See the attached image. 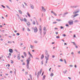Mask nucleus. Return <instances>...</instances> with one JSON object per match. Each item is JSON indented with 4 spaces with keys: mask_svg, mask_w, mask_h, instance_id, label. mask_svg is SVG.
Returning <instances> with one entry per match:
<instances>
[{
    "mask_svg": "<svg viewBox=\"0 0 80 80\" xmlns=\"http://www.w3.org/2000/svg\"><path fill=\"white\" fill-rule=\"evenodd\" d=\"M45 54L46 55L45 56H46V57H47L48 58H49V57H50V55H49V54H48V51L47 50H46L45 51Z\"/></svg>",
    "mask_w": 80,
    "mask_h": 80,
    "instance_id": "obj_1",
    "label": "nucleus"
},
{
    "mask_svg": "<svg viewBox=\"0 0 80 80\" xmlns=\"http://www.w3.org/2000/svg\"><path fill=\"white\" fill-rule=\"evenodd\" d=\"M42 69H41L40 71H39V72H38L37 74L38 75L37 76V78H38V77H39V75L40 74H40H41V73H42Z\"/></svg>",
    "mask_w": 80,
    "mask_h": 80,
    "instance_id": "obj_2",
    "label": "nucleus"
},
{
    "mask_svg": "<svg viewBox=\"0 0 80 80\" xmlns=\"http://www.w3.org/2000/svg\"><path fill=\"white\" fill-rule=\"evenodd\" d=\"M34 29V33H36L37 32V31H38V29H37V27H35L34 28H32Z\"/></svg>",
    "mask_w": 80,
    "mask_h": 80,
    "instance_id": "obj_3",
    "label": "nucleus"
},
{
    "mask_svg": "<svg viewBox=\"0 0 80 80\" xmlns=\"http://www.w3.org/2000/svg\"><path fill=\"white\" fill-rule=\"evenodd\" d=\"M19 54H18V55L17 56L18 59L20 60V52H19Z\"/></svg>",
    "mask_w": 80,
    "mask_h": 80,
    "instance_id": "obj_4",
    "label": "nucleus"
},
{
    "mask_svg": "<svg viewBox=\"0 0 80 80\" xmlns=\"http://www.w3.org/2000/svg\"><path fill=\"white\" fill-rule=\"evenodd\" d=\"M45 59H46V63H47L48 60V58H47V56H45Z\"/></svg>",
    "mask_w": 80,
    "mask_h": 80,
    "instance_id": "obj_5",
    "label": "nucleus"
},
{
    "mask_svg": "<svg viewBox=\"0 0 80 80\" xmlns=\"http://www.w3.org/2000/svg\"><path fill=\"white\" fill-rule=\"evenodd\" d=\"M9 52L11 53H12L13 52V49H9Z\"/></svg>",
    "mask_w": 80,
    "mask_h": 80,
    "instance_id": "obj_6",
    "label": "nucleus"
},
{
    "mask_svg": "<svg viewBox=\"0 0 80 80\" xmlns=\"http://www.w3.org/2000/svg\"><path fill=\"white\" fill-rule=\"evenodd\" d=\"M78 14H76L74 15H73L72 16V18H74V17H77V16H78Z\"/></svg>",
    "mask_w": 80,
    "mask_h": 80,
    "instance_id": "obj_7",
    "label": "nucleus"
},
{
    "mask_svg": "<svg viewBox=\"0 0 80 80\" xmlns=\"http://www.w3.org/2000/svg\"><path fill=\"white\" fill-rule=\"evenodd\" d=\"M67 14H68V12H65L64 13V14L62 15L63 17H65V15H67Z\"/></svg>",
    "mask_w": 80,
    "mask_h": 80,
    "instance_id": "obj_8",
    "label": "nucleus"
},
{
    "mask_svg": "<svg viewBox=\"0 0 80 80\" xmlns=\"http://www.w3.org/2000/svg\"><path fill=\"white\" fill-rule=\"evenodd\" d=\"M42 9L43 11V12H46V10H45V9L44 8V7L43 6L42 7Z\"/></svg>",
    "mask_w": 80,
    "mask_h": 80,
    "instance_id": "obj_9",
    "label": "nucleus"
},
{
    "mask_svg": "<svg viewBox=\"0 0 80 80\" xmlns=\"http://www.w3.org/2000/svg\"><path fill=\"white\" fill-rule=\"evenodd\" d=\"M30 6L32 9H34V7L32 5V4H30Z\"/></svg>",
    "mask_w": 80,
    "mask_h": 80,
    "instance_id": "obj_10",
    "label": "nucleus"
},
{
    "mask_svg": "<svg viewBox=\"0 0 80 80\" xmlns=\"http://www.w3.org/2000/svg\"><path fill=\"white\" fill-rule=\"evenodd\" d=\"M19 19H20L21 21V22H23V18H21L20 17H19Z\"/></svg>",
    "mask_w": 80,
    "mask_h": 80,
    "instance_id": "obj_11",
    "label": "nucleus"
},
{
    "mask_svg": "<svg viewBox=\"0 0 80 80\" xmlns=\"http://www.w3.org/2000/svg\"><path fill=\"white\" fill-rule=\"evenodd\" d=\"M44 58V55L42 54L41 56V59L42 60Z\"/></svg>",
    "mask_w": 80,
    "mask_h": 80,
    "instance_id": "obj_12",
    "label": "nucleus"
},
{
    "mask_svg": "<svg viewBox=\"0 0 80 80\" xmlns=\"http://www.w3.org/2000/svg\"><path fill=\"white\" fill-rule=\"evenodd\" d=\"M51 12L52 13H53L54 14V15H55V16H57V14H56V13H54V12H53V11H51Z\"/></svg>",
    "mask_w": 80,
    "mask_h": 80,
    "instance_id": "obj_13",
    "label": "nucleus"
},
{
    "mask_svg": "<svg viewBox=\"0 0 80 80\" xmlns=\"http://www.w3.org/2000/svg\"><path fill=\"white\" fill-rule=\"evenodd\" d=\"M27 24L28 25H30V23L28 21H27Z\"/></svg>",
    "mask_w": 80,
    "mask_h": 80,
    "instance_id": "obj_14",
    "label": "nucleus"
},
{
    "mask_svg": "<svg viewBox=\"0 0 80 80\" xmlns=\"http://www.w3.org/2000/svg\"><path fill=\"white\" fill-rule=\"evenodd\" d=\"M27 65H30V61L28 60H27Z\"/></svg>",
    "mask_w": 80,
    "mask_h": 80,
    "instance_id": "obj_15",
    "label": "nucleus"
},
{
    "mask_svg": "<svg viewBox=\"0 0 80 80\" xmlns=\"http://www.w3.org/2000/svg\"><path fill=\"white\" fill-rule=\"evenodd\" d=\"M28 54H29V56H31L32 58H33V56H32V55L30 53V52L29 51L28 52Z\"/></svg>",
    "mask_w": 80,
    "mask_h": 80,
    "instance_id": "obj_16",
    "label": "nucleus"
},
{
    "mask_svg": "<svg viewBox=\"0 0 80 80\" xmlns=\"http://www.w3.org/2000/svg\"><path fill=\"white\" fill-rule=\"evenodd\" d=\"M73 21L71 20L70 21V25H73Z\"/></svg>",
    "mask_w": 80,
    "mask_h": 80,
    "instance_id": "obj_17",
    "label": "nucleus"
},
{
    "mask_svg": "<svg viewBox=\"0 0 80 80\" xmlns=\"http://www.w3.org/2000/svg\"><path fill=\"white\" fill-rule=\"evenodd\" d=\"M79 12V11H78L77 12H73V14H76V13H78Z\"/></svg>",
    "mask_w": 80,
    "mask_h": 80,
    "instance_id": "obj_18",
    "label": "nucleus"
},
{
    "mask_svg": "<svg viewBox=\"0 0 80 80\" xmlns=\"http://www.w3.org/2000/svg\"><path fill=\"white\" fill-rule=\"evenodd\" d=\"M23 54H24V56H25V57H27V53L25 52H23Z\"/></svg>",
    "mask_w": 80,
    "mask_h": 80,
    "instance_id": "obj_19",
    "label": "nucleus"
},
{
    "mask_svg": "<svg viewBox=\"0 0 80 80\" xmlns=\"http://www.w3.org/2000/svg\"><path fill=\"white\" fill-rule=\"evenodd\" d=\"M39 30L40 31H42V26H39Z\"/></svg>",
    "mask_w": 80,
    "mask_h": 80,
    "instance_id": "obj_20",
    "label": "nucleus"
},
{
    "mask_svg": "<svg viewBox=\"0 0 80 80\" xmlns=\"http://www.w3.org/2000/svg\"><path fill=\"white\" fill-rule=\"evenodd\" d=\"M27 60H28V61H29L30 62L31 61V59H30V57H29L28 58V59H27Z\"/></svg>",
    "mask_w": 80,
    "mask_h": 80,
    "instance_id": "obj_21",
    "label": "nucleus"
},
{
    "mask_svg": "<svg viewBox=\"0 0 80 80\" xmlns=\"http://www.w3.org/2000/svg\"><path fill=\"white\" fill-rule=\"evenodd\" d=\"M39 32H40V35H42V31H40Z\"/></svg>",
    "mask_w": 80,
    "mask_h": 80,
    "instance_id": "obj_22",
    "label": "nucleus"
},
{
    "mask_svg": "<svg viewBox=\"0 0 80 80\" xmlns=\"http://www.w3.org/2000/svg\"><path fill=\"white\" fill-rule=\"evenodd\" d=\"M18 12L20 14H22V12L21 11V10H19Z\"/></svg>",
    "mask_w": 80,
    "mask_h": 80,
    "instance_id": "obj_23",
    "label": "nucleus"
},
{
    "mask_svg": "<svg viewBox=\"0 0 80 80\" xmlns=\"http://www.w3.org/2000/svg\"><path fill=\"white\" fill-rule=\"evenodd\" d=\"M27 14L28 15V16H29V17H30V14H29V13H28H28H27Z\"/></svg>",
    "mask_w": 80,
    "mask_h": 80,
    "instance_id": "obj_24",
    "label": "nucleus"
},
{
    "mask_svg": "<svg viewBox=\"0 0 80 80\" xmlns=\"http://www.w3.org/2000/svg\"><path fill=\"white\" fill-rule=\"evenodd\" d=\"M32 24L33 25H35V21L32 22Z\"/></svg>",
    "mask_w": 80,
    "mask_h": 80,
    "instance_id": "obj_25",
    "label": "nucleus"
},
{
    "mask_svg": "<svg viewBox=\"0 0 80 80\" xmlns=\"http://www.w3.org/2000/svg\"><path fill=\"white\" fill-rule=\"evenodd\" d=\"M50 76L51 77H53V73L52 72L51 74L50 75Z\"/></svg>",
    "mask_w": 80,
    "mask_h": 80,
    "instance_id": "obj_26",
    "label": "nucleus"
},
{
    "mask_svg": "<svg viewBox=\"0 0 80 80\" xmlns=\"http://www.w3.org/2000/svg\"><path fill=\"white\" fill-rule=\"evenodd\" d=\"M67 72V70H65L64 71H63V72L64 73H66Z\"/></svg>",
    "mask_w": 80,
    "mask_h": 80,
    "instance_id": "obj_27",
    "label": "nucleus"
},
{
    "mask_svg": "<svg viewBox=\"0 0 80 80\" xmlns=\"http://www.w3.org/2000/svg\"><path fill=\"white\" fill-rule=\"evenodd\" d=\"M45 76L44 75L42 78V80H45Z\"/></svg>",
    "mask_w": 80,
    "mask_h": 80,
    "instance_id": "obj_28",
    "label": "nucleus"
},
{
    "mask_svg": "<svg viewBox=\"0 0 80 80\" xmlns=\"http://www.w3.org/2000/svg\"><path fill=\"white\" fill-rule=\"evenodd\" d=\"M24 21H25V22H27V19L25 18H24L23 19Z\"/></svg>",
    "mask_w": 80,
    "mask_h": 80,
    "instance_id": "obj_29",
    "label": "nucleus"
},
{
    "mask_svg": "<svg viewBox=\"0 0 80 80\" xmlns=\"http://www.w3.org/2000/svg\"><path fill=\"white\" fill-rule=\"evenodd\" d=\"M26 67L27 68H29V64H27Z\"/></svg>",
    "mask_w": 80,
    "mask_h": 80,
    "instance_id": "obj_30",
    "label": "nucleus"
},
{
    "mask_svg": "<svg viewBox=\"0 0 80 80\" xmlns=\"http://www.w3.org/2000/svg\"><path fill=\"white\" fill-rule=\"evenodd\" d=\"M71 43H73V45H76V44H75V42H72Z\"/></svg>",
    "mask_w": 80,
    "mask_h": 80,
    "instance_id": "obj_31",
    "label": "nucleus"
},
{
    "mask_svg": "<svg viewBox=\"0 0 80 80\" xmlns=\"http://www.w3.org/2000/svg\"><path fill=\"white\" fill-rule=\"evenodd\" d=\"M29 76L31 79H32V75H31V74H30Z\"/></svg>",
    "mask_w": 80,
    "mask_h": 80,
    "instance_id": "obj_32",
    "label": "nucleus"
},
{
    "mask_svg": "<svg viewBox=\"0 0 80 80\" xmlns=\"http://www.w3.org/2000/svg\"><path fill=\"white\" fill-rule=\"evenodd\" d=\"M27 29L28 31V32H30V30L29 29V28H27Z\"/></svg>",
    "mask_w": 80,
    "mask_h": 80,
    "instance_id": "obj_33",
    "label": "nucleus"
},
{
    "mask_svg": "<svg viewBox=\"0 0 80 80\" xmlns=\"http://www.w3.org/2000/svg\"><path fill=\"white\" fill-rule=\"evenodd\" d=\"M64 63L66 64H67V61H66V60H65V59H64Z\"/></svg>",
    "mask_w": 80,
    "mask_h": 80,
    "instance_id": "obj_34",
    "label": "nucleus"
},
{
    "mask_svg": "<svg viewBox=\"0 0 80 80\" xmlns=\"http://www.w3.org/2000/svg\"><path fill=\"white\" fill-rule=\"evenodd\" d=\"M43 33H44V35H45V34H46V32L45 31H44Z\"/></svg>",
    "mask_w": 80,
    "mask_h": 80,
    "instance_id": "obj_35",
    "label": "nucleus"
},
{
    "mask_svg": "<svg viewBox=\"0 0 80 80\" xmlns=\"http://www.w3.org/2000/svg\"><path fill=\"white\" fill-rule=\"evenodd\" d=\"M57 21H58V22H60V21H61V20L59 19H56Z\"/></svg>",
    "mask_w": 80,
    "mask_h": 80,
    "instance_id": "obj_36",
    "label": "nucleus"
},
{
    "mask_svg": "<svg viewBox=\"0 0 80 80\" xmlns=\"http://www.w3.org/2000/svg\"><path fill=\"white\" fill-rule=\"evenodd\" d=\"M1 7H3V8H5V7L3 5H1Z\"/></svg>",
    "mask_w": 80,
    "mask_h": 80,
    "instance_id": "obj_37",
    "label": "nucleus"
},
{
    "mask_svg": "<svg viewBox=\"0 0 80 80\" xmlns=\"http://www.w3.org/2000/svg\"><path fill=\"white\" fill-rule=\"evenodd\" d=\"M6 7H7V8H8L9 9H10V7H9L8 6H6Z\"/></svg>",
    "mask_w": 80,
    "mask_h": 80,
    "instance_id": "obj_38",
    "label": "nucleus"
},
{
    "mask_svg": "<svg viewBox=\"0 0 80 80\" xmlns=\"http://www.w3.org/2000/svg\"><path fill=\"white\" fill-rule=\"evenodd\" d=\"M14 51H15V52H17V53L18 52V51L16 49H15Z\"/></svg>",
    "mask_w": 80,
    "mask_h": 80,
    "instance_id": "obj_39",
    "label": "nucleus"
},
{
    "mask_svg": "<svg viewBox=\"0 0 80 80\" xmlns=\"http://www.w3.org/2000/svg\"><path fill=\"white\" fill-rule=\"evenodd\" d=\"M22 65H25V63L23 62V63L22 64Z\"/></svg>",
    "mask_w": 80,
    "mask_h": 80,
    "instance_id": "obj_40",
    "label": "nucleus"
},
{
    "mask_svg": "<svg viewBox=\"0 0 80 80\" xmlns=\"http://www.w3.org/2000/svg\"><path fill=\"white\" fill-rule=\"evenodd\" d=\"M57 23V22H53V24H55V23Z\"/></svg>",
    "mask_w": 80,
    "mask_h": 80,
    "instance_id": "obj_41",
    "label": "nucleus"
},
{
    "mask_svg": "<svg viewBox=\"0 0 80 80\" xmlns=\"http://www.w3.org/2000/svg\"><path fill=\"white\" fill-rule=\"evenodd\" d=\"M16 35L18 36L19 35H20V33H18L16 34Z\"/></svg>",
    "mask_w": 80,
    "mask_h": 80,
    "instance_id": "obj_42",
    "label": "nucleus"
},
{
    "mask_svg": "<svg viewBox=\"0 0 80 80\" xmlns=\"http://www.w3.org/2000/svg\"><path fill=\"white\" fill-rule=\"evenodd\" d=\"M34 43H38V42L37 41H35Z\"/></svg>",
    "mask_w": 80,
    "mask_h": 80,
    "instance_id": "obj_43",
    "label": "nucleus"
},
{
    "mask_svg": "<svg viewBox=\"0 0 80 80\" xmlns=\"http://www.w3.org/2000/svg\"><path fill=\"white\" fill-rule=\"evenodd\" d=\"M43 60H42L41 61V63H42V65H43Z\"/></svg>",
    "mask_w": 80,
    "mask_h": 80,
    "instance_id": "obj_44",
    "label": "nucleus"
},
{
    "mask_svg": "<svg viewBox=\"0 0 80 80\" xmlns=\"http://www.w3.org/2000/svg\"><path fill=\"white\" fill-rule=\"evenodd\" d=\"M45 27H44V28H43V30L44 31H45Z\"/></svg>",
    "mask_w": 80,
    "mask_h": 80,
    "instance_id": "obj_45",
    "label": "nucleus"
},
{
    "mask_svg": "<svg viewBox=\"0 0 80 80\" xmlns=\"http://www.w3.org/2000/svg\"><path fill=\"white\" fill-rule=\"evenodd\" d=\"M36 24L37 25H38V22H37V20H36Z\"/></svg>",
    "mask_w": 80,
    "mask_h": 80,
    "instance_id": "obj_46",
    "label": "nucleus"
},
{
    "mask_svg": "<svg viewBox=\"0 0 80 80\" xmlns=\"http://www.w3.org/2000/svg\"><path fill=\"white\" fill-rule=\"evenodd\" d=\"M75 47L76 48H78V46H77L76 45H76H75Z\"/></svg>",
    "mask_w": 80,
    "mask_h": 80,
    "instance_id": "obj_47",
    "label": "nucleus"
},
{
    "mask_svg": "<svg viewBox=\"0 0 80 80\" xmlns=\"http://www.w3.org/2000/svg\"><path fill=\"white\" fill-rule=\"evenodd\" d=\"M8 43H12V42L8 41Z\"/></svg>",
    "mask_w": 80,
    "mask_h": 80,
    "instance_id": "obj_48",
    "label": "nucleus"
},
{
    "mask_svg": "<svg viewBox=\"0 0 80 80\" xmlns=\"http://www.w3.org/2000/svg\"><path fill=\"white\" fill-rule=\"evenodd\" d=\"M56 38H60V37L59 36H56Z\"/></svg>",
    "mask_w": 80,
    "mask_h": 80,
    "instance_id": "obj_49",
    "label": "nucleus"
},
{
    "mask_svg": "<svg viewBox=\"0 0 80 80\" xmlns=\"http://www.w3.org/2000/svg\"><path fill=\"white\" fill-rule=\"evenodd\" d=\"M24 3L25 5L26 6H27V3H26L25 2H24Z\"/></svg>",
    "mask_w": 80,
    "mask_h": 80,
    "instance_id": "obj_50",
    "label": "nucleus"
},
{
    "mask_svg": "<svg viewBox=\"0 0 80 80\" xmlns=\"http://www.w3.org/2000/svg\"><path fill=\"white\" fill-rule=\"evenodd\" d=\"M33 46L31 45V48H33Z\"/></svg>",
    "mask_w": 80,
    "mask_h": 80,
    "instance_id": "obj_51",
    "label": "nucleus"
},
{
    "mask_svg": "<svg viewBox=\"0 0 80 80\" xmlns=\"http://www.w3.org/2000/svg\"><path fill=\"white\" fill-rule=\"evenodd\" d=\"M71 8H75V7L73 6H71Z\"/></svg>",
    "mask_w": 80,
    "mask_h": 80,
    "instance_id": "obj_52",
    "label": "nucleus"
},
{
    "mask_svg": "<svg viewBox=\"0 0 80 80\" xmlns=\"http://www.w3.org/2000/svg\"><path fill=\"white\" fill-rule=\"evenodd\" d=\"M11 63H13V61H12V60H11Z\"/></svg>",
    "mask_w": 80,
    "mask_h": 80,
    "instance_id": "obj_53",
    "label": "nucleus"
},
{
    "mask_svg": "<svg viewBox=\"0 0 80 80\" xmlns=\"http://www.w3.org/2000/svg\"><path fill=\"white\" fill-rule=\"evenodd\" d=\"M61 29H63V27L62 26H61Z\"/></svg>",
    "mask_w": 80,
    "mask_h": 80,
    "instance_id": "obj_54",
    "label": "nucleus"
},
{
    "mask_svg": "<svg viewBox=\"0 0 80 80\" xmlns=\"http://www.w3.org/2000/svg\"><path fill=\"white\" fill-rule=\"evenodd\" d=\"M10 73L12 74V73H13V72H12V71H10Z\"/></svg>",
    "mask_w": 80,
    "mask_h": 80,
    "instance_id": "obj_55",
    "label": "nucleus"
},
{
    "mask_svg": "<svg viewBox=\"0 0 80 80\" xmlns=\"http://www.w3.org/2000/svg\"><path fill=\"white\" fill-rule=\"evenodd\" d=\"M74 22H78V20H75L74 21Z\"/></svg>",
    "mask_w": 80,
    "mask_h": 80,
    "instance_id": "obj_56",
    "label": "nucleus"
},
{
    "mask_svg": "<svg viewBox=\"0 0 80 80\" xmlns=\"http://www.w3.org/2000/svg\"><path fill=\"white\" fill-rule=\"evenodd\" d=\"M22 5L23 7V8H25V6H24V5H23V4H22Z\"/></svg>",
    "mask_w": 80,
    "mask_h": 80,
    "instance_id": "obj_57",
    "label": "nucleus"
},
{
    "mask_svg": "<svg viewBox=\"0 0 80 80\" xmlns=\"http://www.w3.org/2000/svg\"><path fill=\"white\" fill-rule=\"evenodd\" d=\"M60 62H63V60L62 59H60Z\"/></svg>",
    "mask_w": 80,
    "mask_h": 80,
    "instance_id": "obj_58",
    "label": "nucleus"
},
{
    "mask_svg": "<svg viewBox=\"0 0 80 80\" xmlns=\"http://www.w3.org/2000/svg\"><path fill=\"white\" fill-rule=\"evenodd\" d=\"M25 75H27L28 74V72H25Z\"/></svg>",
    "mask_w": 80,
    "mask_h": 80,
    "instance_id": "obj_59",
    "label": "nucleus"
},
{
    "mask_svg": "<svg viewBox=\"0 0 80 80\" xmlns=\"http://www.w3.org/2000/svg\"><path fill=\"white\" fill-rule=\"evenodd\" d=\"M73 37H74L75 38H76V36H75V34H74V35Z\"/></svg>",
    "mask_w": 80,
    "mask_h": 80,
    "instance_id": "obj_60",
    "label": "nucleus"
},
{
    "mask_svg": "<svg viewBox=\"0 0 80 80\" xmlns=\"http://www.w3.org/2000/svg\"><path fill=\"white\" fill-rule=\"evenodd\" d=\"M9 56H11V55H12V54H11V53H9Z\"/></svg>",
    "mask_w": 80,
    "mask_h": 80,
    "instance_id": "obj_61",
    "label": "nucleus"
},
{
    "mask_svg": "<svg viewBox=\"0 0 80 80\" xmlns=\"http://www.w3.org/2000/svg\"><path fill=\"white\" fill-rule=\"evenodd\" d=\"M63 36L64 37H66V35L65 34H63Z\"/></svg>",
    "mask_w": 80,
    "mask_h": 80,
    "instance_id": "obj_62",
    "label": "nucleus"
},
{
    "mask_svg": "<svg viewBox=\"0 0 80 80\" xmlns=\"http://www.w3.org/2000/svg\"><path fill=\"white\" fill-rule=\"evenodd\" d=\"M68 23L69 25H70V21H69Z\"/></svg>",
    "mask_w": 80,
    "mask_h": 80,
    "instance_id": "obj_63",
    "label": "nucleus"
},
{
    "mask_svg": "<svg viewBox=\"0 0 80 80\" xmlns=\"http://www.w3.org/2000/svg\"><path fill=\"white\" fill-rule=\"evenodd\" d=\"M66 27H68V24H66Z\"/></svg>",
    "mask_w": 80,
    "mask_h": 80,
    "instance_id": "obj_64",
    "label": "nucleus"
}]
</instances>
